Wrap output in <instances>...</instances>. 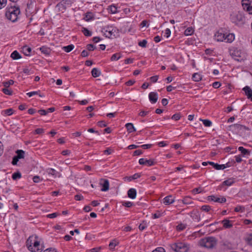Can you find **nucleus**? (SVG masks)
I'll return each mask as SVG.
<instances>
[{"mask_svg": "<svg viewBox=\"0 0 252 252\" xmlns=\"http://www.w3.org/2000/svg\"><path fill=\"white\" fill-rule=\"evenodd\" d=\"M158 75H155L151 77L150 79L153 83H156L158 81Z\"/></svg>", "mask_w": 252, "mask_h": 252, "instance_id": "obj_62", "label": "nucleus"}, {"mask_svg": "<svg viewBox=\"0 0 252 252\" xmlns=\"http://www.w3.org/2000/svg\"><path fill=\"white\" fill-rule=\"evenodd\" d=\"M101 181L103 182V183H101V185L102 186V188L101 189V191H107L109 189V183L108 180L106 179H101Z\"/></svg>", "mask_w": 252, "mask_h": 252, "instance_id": "obj_15", "label": "nucleus"}, {"mask_svg": "<svg viewBox=\"0 0 252 252\" xmlns=\"http://www.w3.org/2000/svg\"><path fill=\"white\" fill-rule=\"evenodd\" d=\"M97 125L101 127H105L107 126L105 122L103 121L98 122L97 123Z\"/></svg>", "mask_w": 252, "mask_h": 252, "instance_id": "obj_56", "label": "nucleus"}, {"mask_svg": "<svg viewBox=\"0 0 252 252\" xmlns=\"http://www.w3.org/2000/svg\"><path fill=\"white\" fill-rule=\"evenodd\" d=\"M171 248L175 252H188L189 249V245L179 242L171 245Z\"/></svg>", "mask_w": 252, "mask_h": 252, "instance_id": "obj_5", "label": "nucleus"}, {"mask_svg": "<svg viewBox=\"0 0 252 252\" xmlns=\"http://www.w3.org/2000/svg\"><path fill=\"white\" fill-rule=\"evenodd\" d=\"M215 37L217 41L231 43L235 39L233 33H225L222 30H219L216 32Z\"/></svg>", "mask_w": 252, "mask_h": 252, "instance_id": "obj_2", "label": "nucleus"}, {"mask_svg": "<svg viewBox=\"0 0 252 252\" xmlns=\"http://www.w3.org/2000/svg\"><path fill=\"white\" fill-rule=\"evenodd\" d=\"M7 0H0V9L6 6Z\"/></svg>", "mask_w": 252, "mask_h": 252, "instance_id": "obj_51", "label": "nucleus"}, {"mask_svg": "<svg viewBox=\"0 0 252 252\" xmlns=\"http://www.w3.org/2000/svg\"><path fill=\"white\" fill-rule=\"evenodd\" d=\"M19 159V158H18L16 156L14 157L12 159V164L13 165H16Z\"/></svg>", "mask_w": 252, "mask_h": 252, "instance_id": "obj_60", "label": "nucleus"}, {"mask_svg": "<svg viewBox=\"0 0 252 252\" xmlns=\"http://www.w3.org/2000/svg\"><path fill=\"white\" fill-rule=\"evenodd\" d=\"M230 127L233 131L236 133L240 132L241 131H243L245 130L248 129V128L246 126L238 124H233L230 126Z\"/></svg>", "mask_w": 252, "mask_h": 252, "instance_id": "obj_8", "label": "nucleus"}, {"mask_svg": "<svg viewBox=\"0 0 252 252\" xmlns=\"http://www.w3.org/2000/svg\"><path fill=\"white\" fill-rule=\"evenodd\" d=\"M92 75L94 77H98L100 74V71L96 68H94L91 71Z\"/></svg>", "mask_w": 252, "mask_h": 252, "instance_id": "obj_25", "label": "nucleus"}, {"mask_svg": "<svg viewBox=\"0 0 252 252\" xmlns=\"http://www.w3.org/2000/svg\"><path fill=\"white\" fill-rule=\"evenodd\" d=\"M163 214L160 211H157L155 214H153V218L154 219L159 218L162 216Z\"/></svg>", "mask_w": 252, "mask_h": 252, "instance_id": "obj_44", "label": "nucleus"}, {"mask_svg": "<svg viewBox=\"0 0 252 252\" xmlns=\"http://www.w3.org/2000/svg\"><path fill=\"white\" fill-rule=\"evenodd\" d=\"M23 52L26 56H29L31 54L32 49L28 46H24L23 48Z\"/></svg>", "mask_w": 252, "mask_h": 252, "instance_id": "obj_27", "label": "nucleus"}, {"mask_svg": "<svg viewBox=\"0 0 252 252\" xmlns=\"http://www.w3.org/2000/svg\"><path fill=\"white\" fill-rule=\"evenodd\" d=\"M152 252H165V251L163 248L159 247L153 251Z\"/></svg>", "mask_w": 252, "mask_h": 252, "instance_id": "obj_63", "label": "nucleus"}, {"mask_svg": "<svg viewBox=\"0 0 252 252\" xmlns=\"http://www.w3.org/2000/svg\"><path fill=\"white\" fill-rule=\"evenodd\" d=\"M39 92H40L39 91H33V92H29V93H27V94L29 97H31V96H33V95H35V94H38L39 96L40 97H43L44 95L40 94Z\"/></svg>", "mask_w": 252, "mask_h": 252, "instance_id": "obj_38", "label": "nucleus"}, {"mask_svg": "<svg viewBox=\"0 0 252 252\" xmlns=\"http://www.w3.org/2000/svg\"><path fill=\"white\" fill-rule=\"evenodd\" d=\"M75 0H62L61 2L57 4V6H62L63 7V9H65V5H71L73 3Z\"/></svg>", "mask_w": 252, "mask_h": 252, "instance_id": "obj_14", "label": "nucleus"}, {"mask_svg": "<svg viewBox=\"0 0 252 252\" xmlns=\"http://www.w3.org/2000/svg\"><path fill=\"white\" fill-rule=\"evenodd\" d=\"M244 209V208L243 207L238 206L235 208L234 211L236 212H242L243 211Z\"/></svg>", "mask_w": 252, "mask_h": 252, "instance_id": "obj_54", "label": "nucleus"}, {"mask_svg": "<svg viewBox=\"0 0 252 252\" xmlns=\"http://www.w3.org/2000/svg\"><path fill=\"white\" fill-rule=\"evenodd\" d=\"M27 246L29 250L32 252H41V249H39V242L36 240H33L32 242L31 237H29L27 241Z\"/></svg>", "mask_w": 252, "mask_h": 252, "instance_id": "obj_6", "label": "nucleus"}, {"mask_svg": "<svg viewBox=\"0 0 252 252\" xmlns=\"http://www.w3.org/2000/svg\"><path fill=\"white\" fill-rule=\"evenodd\" d=\"M11 57L14 60H17L21 58L20 55L17 51H14L11 54Z\"/></svg>", "mask_w": 252, "mask_h": 252, "instance_id": "obj_33", "label": "nucleus"}, {"mask_svg": "<svg viewBox=\"0 0 252 252\" xmlns=\"http://www.w3.org/2000/svg\"><path fill=\"white\" fill-rule=\"evenodd\" d=\"M243 90L244 91L246 95L249 99H250L252 101V90L249 86H246Z\"/></svg>", "mask_w": 252, "mask_h": 252, "instance_id": "obj_13", "label": "nucleus"}, {"mask_svg": "<svg viewBox=\"0 0 252 252\" xmlns=\"http://www.w3.org/2000/svg\"><path fill=\"white\" fill-rule=\"evenodd\" d=\"M125 126L128 133H131L136 131V129L132 123H127Z\"/></svg>", "mask_w": 252, "mask_h": 252, "instance_id": "obj_20", "label": "nucleus"}, {"mask_svg": "<svg viewBox=\"0 0 252 252\" xmlns=\"http://www.w3.org/2000/svg\"><path fill=\"white\" fill-rule=\"evenodd\" d=\"M201 76L200 74L195 73L192 75V79L193 81L198 82L201 80Z\"/></svg>", "mask_w": 252, "mask_h": 252, "instance_id": "obj_31", "label": "nucleus"}, {"mask_svg": "<svg viewBox=\"0 0 252 252\" xmlns=\"http://www.w3.org/2000/svg\"><path fill=\"white\" fill-rule=\"evenodd\" d=\"M174 201V200L171 195L166 196L163 199V203L166 205L172 204Z\"/></svg>", "mask_w": 252, "mask_h": 252, "instance_id": "obj_19", "label": "nucleus"}, {"mask_svg": "<svg viewBox=\"0 0 252 252\" xmlns=\"http://www.w3.org/2000/svg\"><path fill=\"white\" fill-rule=\"evenodd\" d=\"M122 205L125 207L129 208L132 206L133 203L130 201L124 202Z\"/></svg>", "mask_w": 252, "mask_h": 252, "instance_id": "obj_48", "label": "nucleus"}, {"mask_svg": "<svg viewBox=\"0 0 252 252\" xmlns=\"http://www.w3.org/2000/svg\"><path fill=\"white\" fill-rule=\"evenodd\" d=\"M14 82L13 80H9L7 82H3V85L5 88H8L10 85H12L14 84Z\"/></svg>", "mask_w": 252, "mask_h": 252, "instance_id": "obj_45", "label": "nucleus"}, {"mask_svg": "<svg viewBox=\"0 0 252 252\" xmlns=\"http://www.w3.org/2000/svg\"><path fill=\"white\" fill-rule=\"evenodd\" d=\"M217 244V240L213 237H208L201 239L199 245L208 249H212Z\"/></svg>", "mask_w": 252, "mask_h": 252, "instance_id": "obj_4", "label": "nucleus"}, {"mask_svg": "<svg viewBox=\"0 0 252 252\" xmlns=\"http://www.w3.org/2000/svg\"><path fill=\"white\" fill-rule=\"evenodd\" d=\"M230 20L235 25L242 26L246 22L245 17L243 12L238 11L230 15Z\"/></svg>", "mask_w": 252, "mask_h": 252, "instance_id": "obj_3", "label": "nucleus"}, {"mask_svg": "<svg viewBox=\"0 0 252 252\" xmlns=\"http://www.w3.org/2000/svg\"><path fill=\"white\" fill-rule=\"evenodd\" d=\"M17 154L16 157L18 158L21 159L23 158H24L25 152L22 150H18L16 152Z\"/></svg>", "mask_w": 252, "mask_h": 252, "instance_id": "obj_30", "label": "nucleus"}, {"mask_svg": "<svg viewBox=\"0 0 252 252\" xmlns=\"http://www.w3.org/2000/svg\"><path fill=\"white\" fill-rule=\"evenodd\" d=\"M47 172L49 175H51L53 176L54 178L57 177H60L61 174L53 168H49L47 170Z\"/></svg>", "mask_w": 252, "mask_h": 252, "instance_id": "obj_16", "label": "nucleus"}, {"mask_svg": "<svg viewBox=\"0 0 252 252\" xmlns=\"http://www.w3.org/2000/svg\"><path fill=\"white\" fill-rule=\"evenodd\" d=\"M139 163L141 165H148V166H152L155 164L154 159H145L143 158H140L139 160Z\"/></svg>", "mask_w": 252, "mask_h": 252, "instance_id": "obj_11", "label": "nucleus"}, {"mask_svg": "<svg viewBox=\"0 0 252 252\" xmlns=\"http://www.w3.org/2000/svg\"><path fill=\"white\" fill-rule=\"evenodd\" d=\"M74 198L76 200H82L83 199V196L81 194H76L74 196Z\"/></svg>", "mask_w": 252, "mask_h": 252, "instance_id": "obj_58", "label": "nucleus"}, {"mask_svg": "<svg viewBox=\"0 0 252 252\" xmlns=\"http://www.w3.org/2000/svg\"><path fill=\"white\" fill-rule=\"evenodd\" d=\"M108 10L112 14H115L118 12L117 7L114 5L109 6Z\"/></svg>", "mask_w": 252, "mask_h": 252, "instance_id": "obj_36", "label": "nucleus"}, {"mask_svg": "<svg viewBox=\"0 0 252 252\" xmlns=\"http://www.w3.org/2000/svg\"><path fill=\"white\" fill-rule=\"evenodd\" d=\"M183 203L184 204L186 205H189L193 204V202L191 200V197L189 196H187L184 198V199L182 200Z\"/></svg>", "mask_w": 252, "mask_h": 252, "instance_id": "obj_23", "label": "nucleus"}, {"mask_svg": "<svg viewBox=\"0 0 252 252\" xmlns=\"http://www.w3.org/2000/svg\"><path fill=\"white\" fill-rule=\"evenodd\" d=\"M234 179L233 178H229L228 180H225L222 183V185H225L227 186H230L234 183Z\"/></svg>", "mask_w": 252, "mask_h": 252, "instance_id": "obj_24", "label": "nucleus"}, {"mask_svg": "<svg viewBox=\"0 0 252 252\" xmlns=\"http://www.w3.org/2000/svg\"><path fill=\"white\" fill-rule=\"evenodd\" d=\"M39 49L42 53L45 54L46 56L49 55L51 54L52 51L50 48L46 46H42L40 47Z\"/></svg>", "mask_w": 252, "mask_h": 252, "instance_id": "obj_18", "label": "nucleus"}, {"mask_svg": "<svg viewBox=\"0 0 252 252\" xmlns=\"http://www.w3.org/2000/svg\"><path fill=\"white\" fill-rule=\"evenodd\" d=\"M223 227L226 228H229L232 226V225L230 223V221L228 220H224L222 221Z\"/></svg>", "mask_w": 252, "mask_h": 252, "instance_id": "obj_29", "label": "nucleus"}, {"mask_svg": "<svg viewBox=\"0 0 252 252\" xmlns=\"http://www.w3.org/2000/svg\"><path fill=\"white\" fill-rule=\"evenodd\" d=\"M119 244V242L116 240L114 239L112 240L109 245V246L111 249H114V247Z\"/></svg>", "mask_w": 252, "mask_h": 252, "instance_id": "obj_39", "label": "nucleus"}, {"mask_svg": "<svg viewBox=\"0 0 252 252\" xmlns=\"http://www.w3.org/2000/svg\"><path fill=\"white\" fill-rule=\"evenodd\" d=\"M21 178V174L19 172H15L12 174V178L14 180H16L18 179Z\"/></svg>", "mask_w": 252, "mask_h": 252, "instance_id": "obj_43", "label": "nucleus"}, {"mask_svg": "<svg viewBox=\"0 0 252 252\" xmlns=\"http://www.w3.org/2000/svg\"><path fill=\"white\" fill-rule=\"evenodd\" d=\"M4 113L8 116H10L13 113V110L12 108L7 109L4 110Z\"/></svg>", "mask_w": 252, "mask_h": 252, "instance_id": "obj_49", "label": "nucleus"}, {"mask_svg": "<svg viewBox=\"0 0 252 252\" xmlns=\"http://www.w3.org/2000/svg\"><path fill=\"white\" fill-rule=\"evenodd\" d=\"M201 192L200 188H195L192 190V192L193 194L199 193Z\"/></svg>", "mask_w": 252, "mask_h": 252, "instance_id": "obj_61", "label": "nucleus"}, {"mask_svg": "<svg viewBox=\"0 0 252 252\" xmlns=\"http://www.w3.org/2000/svg\"><path fill=\"white\" fill-rule=\"evenodd\" d=\"M44 131L43 128H38L35 130V133L37 134H40L43 133Z\"/></svg>", "mask_w": 252, "mask_h": 252, "instance_id": "obj_57", "label": "nucleus"}, {"mask_svg": "<svg viewBox=\"0 0 252 252\" xmlns=\"http://www.w3.org/2000/svg\"><path fill=\"white\" fill-rule=\"evenodd\" d=\"M180 117H181L180 114L179 113H177V114L173 115L172 116L171 118L173 120L177 121L180 119Z\"/></svg>", "mask_w": 252, "mask_h": 252, "instance_id": "obj_52", "label": "nucleus"}, {"mask_svg": "<svg viewBox=\"0 0 252 252\" xmlns=\"http://www.w3.org/2000/svg\"><path fill=\"white\" fill-rule=\"evenodd\" d=\"M187 225L183 223L179 224L177 226V229L179 231H182L186 228Z\"/></svg>", "mask_w": 252, "mask_h": 252, "instance_id": "obj_46", "label": "nucleus"}, {"mask_svg": "<svg viewBox=\"0 0 252 252\" xmlns=\"http://www.w3.org/2000/svg\"><path fill=\"white\" fill-rule=\"evenodd\" d=\"M74 46L73 44H70L66 46L63 47V50L66 52H69L71 50H72L74 48Z\"/></svg>", "mask_w": 252, "mask_h": 252, "instance_id": "obj_35", "label": "nucleus"}, {"mask_svg": "<svg viewBox=\"0 0 252 252\" xmlns=\"http://www.w3.org/2000/svg\"><path fill=\"white\" fill-rule=\"evenodd\" d=\"M87 49L89 51H93L95 49V47L94 46L93 44H90L87 46Z\"/></svg>", "mask_w": 252, "mask_h": 252, "instance_id": "obj_55", "label": "nucleus"}, {"mask_svg": "<svg viewBox=\"0 0 252 252\" xmlns=\"http://www.w3.org/2000/svg\"><path fill=\"white\" fill-rule=\"evenodd\" d=\"M147 43V41L144 39L138 43V45L142 47H146Z\"/></svg>", "mask_w": 252, "mask_h": 252, "instance_id": "obj_50", "label": "nucleus"}, {"mask_svg": "<svg viewBox=\"0 0 252 252\" xmlns=\"http://www.w3.org/2000/svg\"><path fill=\"white\" fill-rule=\"evenodd\" d=\"M208 200L213 201L214 202L220 203H224L226 201L225 197H224L223 196L219 197L216 196L215 195H210V196H209L208 197Z\"/></svg>", "mask_w": 252, "mask_h": 252, "instance_id": "obj_10", "label": "nucleus"}, {"mask_svg": "<svg viewBox=\"0 0 252 252\" xmlns=\"http://www.w3.org/2000/svg\"><path fill=\"white\" fill-rule=\"evenodd\" d=\"M2 92L5 94L11 95L12 94V91L11 89H8V88H3Z\"/></svg>", "mask_w": 252, "mask_h": 252, "instance_id": "obj_41", "label": "nucleus"}, {"mask_svg": "<svg viewBox=\"0 0 252 252\" xmlns=\"http://www.w3.org/2000/svg\"><path fill=\"white\" fill-rule=\"evenodd\" d=\"M149 98L152 103H156L158 99V94L155 92H151L149 94Z\"/></svg>", "mask_w": 252, "mask_h": 252, "instance_id": "obj_12", "label": "nucleus"}, {"mask_svg": "<svg viewBox=\"0 0 252 252\" xmlns=\"http://www.w3.org/2000/svg\"><path fill=\"white\" fill-rule=\"evenodd\" d=\"M212 86L215 89L219 88L220 86V83L219 82H214Z\"/></svg>", "mask_w": 252, "mask_h": 252, "instance_id": "obj_59", "label": "nucleus"}, {"mask_svg": "<svg viewBox=\"0 0 252 252\" xmlns=\"http://www.w3.org/2000/svg\"><path fill=\"white\" fill-rule=\"evenodd\" d=\"M141 176L140 174L139 173H135L131 176L129 177H126L125 178V179H126L128 181H131L132 180L137 179L140 178Z\"/></svg>", "mask_w": 252, "mask_h": 252, "instance_id": "obj_26", "label": "nucleus"}, {"mask_svg": "<svg viewBox=\"0 0 252 252\" xmlns=\"http://www.w3.org/2000/svg\"><path fill=\"white\" fill-rule=\"evenodd\" d=\"M171 34V31L169 29H166L165 30L164 35V36L167 38H168Z\"/></svg>", "mask_w": 252, "mask_h": 252, "instance_id": "obj_53", "label": "nucleus"}, {"mask_svg": "<svg viewBox=\"0 0 252 252\" xmlns=\"http://www.w3.org/2000/svg\"><path fill=\"white\" fill-rule=\"evenodd\" d=\"M238 150L240 151L244 156H248L250 154V152L248 150L245 149L243 147H239Z\"/></svg>", "mask_w": 252, "mask_h": 252, "instance_id": "obj_28", "label": "nucleus"}, {"mask_svg": "<svg viewBox=\"0 0 252 252\" xmlns=\"http://www.w3.org/2000/svg\"><path fill=\"white\" fill-rule=\"evenodd\" d=\"M94 19L93 14L91 12H88L85 14L84 20L86 21H89Z\"/></svg>", "mask_w": 252, "mask_h": 252, "instance_id": "obj_22", "label": "nucleus"}, {"mask_svg": "<svg viewBox=\"0 0 252 252\" xmlns=\"http://www.w3.org/2000/svg\"><path fill=\"white\" fill-rule=\"evenodd\" d=\"M200 121H202L203 125L207 127H209L212 126V122L211 121L209 120H203L202 119H200Z\"/></svg>", "mask_w": 252, "mask_h": 252, "instance_id": "obj_37", "label": "nucleus"}, {"mask_svg": "<svg viewBox=\"0 0 252 252\" xmlns=\"http://www.w3.org/2000/svg\"><path fill=\"white\" fill-rule=\"evenodd\" d=\"M231 57L236 61H240L241 59V53L239 50L236 48H232L229 50Z\"/></svg>", "mask_w": 252, "mask_h": 252, "instance_id": "obj_7", "label": "nucleus"}, {"mask_svg": "<svg viewBox=\"0 0 252 252\" xmlns=\"http://www.w3.org/2000/svg\"><path fill=\"white\" fill-rule=\"evenodd\" d=\"M116 33L117 34L118 33V30L117 29L115 28H113L110 31H109V33H105L106 34V37H110L112 36H115L116 34L115 33Z\"/></svg>", "mask_w": 252, "mask_h": 252, "instance_id": "obj_21", "label": "nucleus"}, {"mask_svg": "<svg viewBox=\"0 0 252 252\" xmlns=\"http://www.w3.org/2000/svg\"><path fill=\"white\" fill-rule=\"evenodd\" d=\"M143 153L142 151L140 150H135L133 153V156L140 155Z\"/></svg>", "mask_w": 252, "mask_h": 252, "instance_id": "obj_64", "label": "nucleus"}, {"mask_svg": "<svg viewBox=\"0 0 252 252\" xmlns=\"http://www.w3.org/2000/svg\"><path fill=\"white\" fill-rule=\"evenodd\" d=\"M136 190L135 189L131 188L127 191L128 197L131 199H135L136 196Z\"/></svg>", "mask_w": 252, "mask_h": 252, "instance_id": "obj_17", "label": "nucleus"}, {"mask_svg": "<svg viewBox=\"0 0 252 252\" xmlns=\"http://www.w3.org/2000/svg\"><path fill=\"white\" fill-rule=\"evenodd\" d=\"M20 13L19 7L14 4L13 5H10L6 8L5 15L8 20L15 22L17 20Z\"/></svg>", "mask_w": 252, "mask_h": 252, "instance_id": "obj_1", "label": "nucleus"}, {"mask_svg": "<svg viewBox=\"0 0 252 252\" xmlns=\"http://www.w3.org/2000/svg\"><path fill=\"white\" fill-rule=\"evenodd\" d=\"M249 0H242V4L244 10L247 11L249 14L252 15V3L249 2Z\"/></svg>", "mask_w": 252, "mask_h": 252, "instance_id": "obj_9", "label": "nucleus"}, {"mask_svg": "<svg viewBox=\"0 0 252 252\" xmlns=\"http://www.w3.org/2000/svg\"><path fill=\"white\" fill-rule=\"evenodd\" d=\"M121 58V55L120 53H116L113 54L111 58V61H118Z\"/></svg>", "mask_w": 252, "mask_h": 252, "instance_id": "obj_34", "label": "nucleus"}, {"mask_svg": "<svg viewBox=\"0 0 252 252\" xmlns=\"http://www.w3.org/2000/svg\"><path fill=\"white\" fill-rule=\"evenodd\" d=\"M82 32L86 36H91L92 34V32L88 30L87 28L83 27L82 28Z\"/></svg>", "mask_w": 252, "mask_h": 252, "instance_id": "obj_32", "label": "nucleus"}, {"mask_svg": "<svg viewBox=\"0 0 252 252\" xmlns=\"http://www.w3.org/2000/svg\"><path fill=\"white\" fill-rule=\"evenodd\" d=\"M194 30L192 28H187L184 32V34L186 35H190L193 33Z\"/></svg>", "mask_w": 252, "mask_h": 252, "instance_id": "obj_42", "label": "nucleus"}, {"mask_svg": "<svg viewBox=\"0 0 252 252\" xmlns=\"http://www.w3.org/2000/svg\"><path fill=\"white\" fill-rule=\"evenodd\" d=\"M201 209L205 212H209L211 210V207L209 205H203L201 207Z\"/></svg>", "mask_w": 252, "mask_h": 252, "instance_id": "obj_47", "label": "nucleus"}, {"mask_svg": "<svg viewBox=\"0 0 252 252\" xmlns=\"http://www.w3.org/2000/svg\"><path fill=\"white\" fill-rule=\"evenodd\" d=\"M246 241L248 245L252 246V233L247 235L246 238Z\"/></svg>", "mask_w": 252, "mask_h": 252, "instance_id": "obj_40", "label": "nucleus"}]
</instances>
